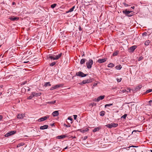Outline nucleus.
Wrapping results in <instances>:
<instances>
[{"instance_id":"32","label":"nucleus","mask_w":152,"mask_h":152,"mask_svg":"<svg viewBox=\"0 0 152 152\" xmlns=\"http://www.w3.org/2000/svg\"><path fill=\"white\" fill-rule=\"evenodd\" d=\"M113 105V104H112V103L109 104H107L105 105L104 107H109V106H112V105Z\"/></svg>"},{"instance_id":"6","label":"nucleus","mask_w":152,"mask_h":152,"mask_svg":"<svg viewBox=\"0 0 152 152\" xmlns=\"http://www.w3.org/2000/svg\"><path fill=\"white\" fill-rule=\"evenodd\" d=\"M63 86V85L62 84H60L59 85H56L55 86H54L51 87L50 88V90H53L54 89H56L58 88L62 87Z\"/></svg>"},{"instance_id":"61","label":"nucleus","mask_w":152,"mask_h":152,"mask_svg":"<svg viewBox=\"0 0 152 152\" xmlns=\"http://www.w3.org/2000/svg\"><path fill=\"white\" fill-rule=\"evenodd\" d=\"M50 126H54V124H50Z\"/></svg>"},{"instance_id":"45","label":"nucleus","mask_w":152,"mask_h":152,"mask_svg":"<svg viewBox=\"0 0 152 152\" xmlns=\"http://www.w3.org/2000/svg\"><path fill=\"white\" fill-rule=\"evenodd\" d=\"M74 119L75 120H76L77 118V115H73Z\"/></svg>"},{"instance_id":"24","label":"nucleus","mask_w":152,"mask_h":152,"mask_svg":"<svg viewBox=\"0 0 152 152\" xmlns=\"http://www.w3.org/2000/svg\"><path fill=\"white\" fill-rule=\"evenodd\" d=\"M44 86L45 87L48 86H51V84H50V82H46L45 83Z\"/></svg>"},{"instance_id":"47","label":"nucleus","mask_w":152,"mask_h":152,"mask_svg":"<svg viewBox=\"0 0 152 152\" xmlns=\"http://www.w3.org/2000/svg\"><path fill=\"white\" fill-rule=\"evenodd\" d=\"M138 147L137 146H134V145H132L131 146H130L129 147V148H130L131 147H134V148H137V147Z\"/></svg>"},{"instance_id":"29","label":"nucleus","mask_w":152,"mask_h":152,"mask_svg":"<svg viewBox=\"0 0 152 152\" xmlns=\"http://www.w3.org/2000/svg\"><path fill=\"white\" fill-rule=\"evenodd\" d=\"M150 43V41L149 40H148L146 41L145 43V45H148L149 43Z\"/></svg>"},{"instance_id":"18","label":"nucleus","mask_w":152,"mask_h":152,"mask_svg":"<svg viewBox=\"0 0 152 152\" xmlns=\"http://www.w3.org/2000/svg\"><path fill=\"white\" fill-rule=\"evenodd\" d=\"M59 113L58 111H56L53 112L52 115L54 116H56L58 115Z\"/></svg>"},{"instance_id":"12","label":"nucleus","mask_w":152,"mask_h":152,"mask_svg":"<svg viewBox=\"0 0 152 152\" xmlns=\"http://www.w3.org/2000/svg\"><path fill=\"white\" fill-rule=\"evenodd\" d=\"M25 116V115L23 114H18L17 115L18 118L21 119L23 118Z\"/></svg>"},{"instance_id":"21","label":"nucleus","mask_w":152,"mask_h":152,"mask_svg":"<svg viewBox=\"0 0 152 152\" xmlns=\"http://www.w3.org/2000/svg\"><path fill=\"white\" fill-rule=\"evenodd\" d=\"M56 100H54L53 101L48 102H46V103L49 104H54L56 102Z\"/></svg>"},{"instance_id":"28","label":"nucleus","mask_w":152,"mask_h":152,"mask_svg":"<svg viewBox=\"0 0 152 152\" xmlns=\"http://www.w3.org/2000/svg\"><path fill=\"white\" fill-rule=\"evenodd\" d=\"M18 18L17 17H11L9 18V19L11 20L15 21V20L18 19Z\"/></svg>"},{"instance_id":"26","label":"nucleus","mask_w":152,"mask_h":152,"mask_svg":"<svg viewBox=\"0 0 152 152\" xmlns=\"http://www.w3.org/2000/svg\"><path fill=\"white\" fill-rule=\"evenodd\" d=\"M89 130V129L88 128H86L85 129H81V132L84 133L85 132H87Z\"/></svg>"},{"instance_id":"11","label":"nucleus","mask_w":152,"mask_h":152,"mask_svg":"<svg viewBox=\"0 0 152 152\" xmlns=\"http://www.w3.org/2000/svg\"><path fill=\"white\" fill-rule=\"evenodd\" d=\"M48 125H43V126H41L40 127V129L44 130V129H48Z\"/></svg>"},{"instance_id":"4","label":"nucleus","mask_w":152,"mask_h":152,"mask_svg":"<svg viewBox=\"0 0 152 152\" xmlns=\"http://www.w3.org/2000/svg\"><path fill=\"white\" fill-rule=\"evenodd\" d=\"M76 75L77 76L84 77L86 76L87 74H85L82 72L79 71L76 73Z\"/></svg>"},{"instance_id":"60","label":"nucleus","mask_w":152,"mask_h":152,"mask_svg":"<svg viewBox=\"0 0 152 152\" xmlns=\"http://www.w3.org/2000/svg\"><path fill=\"white\" fill-rule=\"evenodd\" d=\"M67 147H65V148H64V149L63 150V151H64V150H65V149H67Z\"/></svg>"},{"instance_id":"27","label":"nucleus","mask_w":152,"mask_h":152,"mask_svg":"<svg viewBox=\"0 0 152 152\" xmlns=\"http://www.w3.org/2000/svg\"><path fill=\"white\" fill-rule=\"evenodd\" d=\"M24 143L23 142H21L18 144L17 145V148H19L21 146H23L24 145Z\"/></svg>"},{"instance_id":"19","label":"nucleus","mask_w":152,"mask_h":152,"mask_svg":"<svg viewBox=\"0 0 152 152\" xmlns=\"http://www.w3.org/2000/svg\"><path fill=\"white\" fill-rule=\"evenodd\" d=\"M32 93L34 95V96H39L41 94L40 93H36L35 92H33Z\"/></svg>"},{"instance_id":"20","label":"nucleus","mask_w":152,"mask_h":152,"mask_svg":"<svg viewBox=\"0 0 152 152\" xmlns=\"http://www.w3.org/2000/svg\"><path fill=\"white\" fill-rule=\"evenodd\" d=\"M122 68V67L121 65H118L115 67V69L117 70H120Z\"/></svg>"},{"instance_id":"13","label":"nucleus","mask_w":152,"mask_h":152,"mask_svg":"<svg viewBox=\"0 0 152 152\" xmlns=\"http://www.w3.org/2000/svg\"><path fill=\"white\" fill-rule=\"evenodd\" d=\"M75 8V6H73L72 8H70L69 10L66 12V13H67L69 12H71L73 11Z\"/></svg>"},{"instance_id":"58","label":"nucleus","mask_w":152,"mask_h":152,"mask_svg":"<svg viewBox=\"0 0 152 152\" xmlns=\"http://www.w3.org/2000/svg\"><path fill=\"white\" fill-rule=\"evenodd\" d=\"M97 85V83H94L93 85V86H96Z\"/></svg>"},{"instance_id":"49","label":"nucleus","mask_w":152,"mask_h":152,"mask_svg":"<svg viewBox=\"0 0 152 152\" xmlns=\"http://www.w3.org/2000/svg\"><path fill=\"white\" fill-rule=\"evenodd\" d=\"M128 91H127L126 92H130L131 91V89L130 88H128L127 89Z\"/></svg>"},{"instance_id":"33","label":"nucleus","mask_w":152,"mask_h":152,"mask_svg":"<svg viewBox=\"0 0 152 152\" xmlns=\"http://www.w3.org/2000/svg\"><path fill=\"white\" fill-rule=\"evenodd\" d=\"M120 92H121V93H124L125 92H126L127 90L125 89H123L122 90H120Z\"/></svg>"},{"instance_id":"50","label":"nucleus","mask_w":152,"mask_h":152,"mask_svg":"<svg viewBox=\"0 0 152 152\" xmlns=\"http://www.w3.org/2000/svg\"><path fill=\"white\" fill-rule=\"evenodd\" d=\"M27 83V81H25L23 83H22V85H24V84H26Z\"/></svg>"},{"instance_id":"41","label":"nucleus","mask_w":152,"mask_h":152,"mask_svg":"<svg viewBox=\"0 0 152 152\" xmlns=\"http://www.w3.org/2000/svg\"><path fill=\"white\" fill-rule=\"evenodd\" d=\"M142 87V86L141 85H139L136 87V89H140Z\"/></svg>"},{"instance_id":"57","label":"nucleus","mask_w":152,"mask_h":152,"mask_svg":"<svg viewBox=\"0 0 152 152\" xmlns=\"http://www.w3.org/2000/svg\"><path fill=\"white\" fill-rule=\"evenodd\" d=\"M142 59V57H140V58H139V59H138V60H139V61H140V60H141Z\"/></svg>"},{"instance_id":"56","label":"nucleus","mask_w":152,"mask_h":152,"mask_svg":"<svg viewBox=\"0 0 152 152\" xmlns=\"http://www.w3.org/2000/svg\"><path fill=\"white\" fill-rule=\"evenodd\" d=\"M87 137H87V136H85V137H84L83 139L84 140H85L87 138Z\"/></svg>"},{"instance_id":"5","label":"nucleus","mask_w":152,"mask_h":152,"mask_svg":"<svg viewBox=\"0 0 152 152\" xmlns=\"http://www.w3.org/2000/svg\"><path fill=\"white\" fill-rule=\"evenodd\" d=\"M16 133V131H13L9 132L8 133H7L5 135V136L6 137H8L9 136L12 135L13 134H15Z\"/></svg>"},{"instance_id":"23","label":"nucleus","mask_w":152,"mask_h":152,"mask_svg":"<svg viewBox=\"0 0 152 152\" xmlns=\"http://www.w3.org/2000/svg\"><path fill=\"white\" fill-rule=\"evenodd\" d=\"M86 61V59L85 58H83L80 60V63L81 64H84Z\"/></svg>"},{"instance_id":"30","label":"nucleus","mask_w":152,"mask_h":152,"mask_svg":"<svg viewBox=\"0 0 152 152\" xmlns=\"http://www.w3.org/2000/svg\"><path fill=\"white\" fill-rule=\"evenodd\" d=\"M33 97H34V95L32 93L30 96L28 97L27 99H31Z\"/></svg>"},{"instance_id":"39","label":"nucleus","mask_w":152,"mask_h":152,"mask_svg":"<svg viewBox=\"0 0 152 152\" xmlns=\"http://www.w3.org/2000/svg\"><path fill=\"white\" fill-rule=\"evenodd\" d=\"M116 80L118 82H120L121 81L122 78H117L116 79Z\"/></svg>"},{"instance_id":"22","label":"nucleus","mask_w":152,"mask_h":152,"mask_svg":"<svg viewBox=\"0 0 152 152\" xmlns=\"http://www.w3.org/2000/svg\"><path fill=\"white\" fill-rule=\"evenodd\" d=\"M65 135H61L57 136V138L58 139L64 138L66 137Z\"/></svg>"},{"instance_id":"59","label":"nucleus","mask_w":152,"mask_h":152,"mask_svg":"<svg viewBox=\"0 0 152 152\" xmlns=\"http://www.w3.org/2000/svg\"><path fill=\"white\" fill-rule=\"evenodd\" d=\"M132 150L133 151H136V150L134 148H133Z\"/></svg>"},{"instance_id":"44","label":"nucleus","mask_w":152,"mask_h":152,"mask_svg":"<svg viewBox=\"0 0 152 152\" xmlns=\"http://www.w3.org/2000/svg\"><path fill=\"white\" fill-rule=\"evenodd\" d=\"M147 34V33L146 32H144L142 34V36H146Z\"/></svg>"},{"instance_id":"34","label":"nucleus","mask_w":152,"mask_h":152,"mask_svg":"<svg viewBox=\"0 0 152 152\" xmlns=\"http://www.w3.org/2000/svg\"><path fill=\"white\" fill-rule=\"evenodd\" d=\"M56 5H57V4H54L51 5V7L52 8H54L56 7Z\"/></svg>"},{"instance_id":"43","label":"nucleus","mask_w":152,"mask_h":152,"mask_svg":"<svg viewBox=\"0 0 152 152\" xmlns=\"http://www.w3.org/2000/svg\"><path fill=\"white\" fill-rule=\"evenodd\" d=\"M64 125L66 127H70V125L69 124V125H66V124H64Z\"/></svg>"},{"instance_id":"37","label":"nucleus","mask_w":152,"mask_h":152,"mask_svg":"<svg viewBox=\"0 0 152 152\" xmlns=\"http://www.w3.org/2000/svg\"><path fill=\"white\" fill-rule=\"evenodd\" d=\"M127 116V115L126 114H125L121 117V118H123V119H125L126 118V117Z\"/></svg>"},{"instance_id":"8","label":"nucleus","mask_w":152,"mask_h":152,"mask_svg":"<svg viewBox=\"0 0 152 152\" xmlns=\"http://www.w3.org/2000/svg\"><path fill=\"white\" fill-rule=\"evenodd\" d=\"M49 118L48 116H45L44 117H42L38 119V121L39 122L43 121H44L46 120L48 118Z\"/></svg>"},{"instance_id":"40","label":"nucleus","mask_w":152,"mask_h":152,"mask_svg":"<svg viewBox=\"0 0 152 152\" xmlns=\"http://www.w3.org/2000/svg\"><path fill=\"white\" fill-rule=\"evenodd\" d=\"M140 132V131H138V130H134L132 131V134H133L134 132L136 133L137 132Z\"/></svg>"},{"instance_id":"3","label":"nucleus","mask_w":152,"mask_h":152,"mask_svg":"<svg viewBox=\"0 0 152 152\" xmlns=\"http://www.w3.org/2000/svg\"><path fill=\"white\" fill-rule=\"evenodd\" d=\"M118 126V124H117L112 123L110 124H109L105 126L109 128H111L112 127H115Z\"/></svg>"},{"instance_id":"48","label":"nucleus","mask_w":152,"mask_h":152,"mask_svg":"<svg viewBox=\"0 0 152 152\" xmlns=\"http://www.w3.org/2000/svg\"><path fill=\"white\" fill-rule=\"evenodd\" d=\"M138 147L137 146H134V145H132L131 146H130L129 147V148H130L131 147H134V148H137V147Z\"/></svg>"},{"instance_id":"64","label":"nucleus","mask_w":152,"mask_h":152,"mask_svg":"<svg viewBox=\"0 0 152 152\" xmlns=\"http://www.w3.org/2000/svg\"><path fill=\"white\" fill-rule=\"evenodd\" d=\"M3 86L2 85H1V86H0V87H1V88H2V87H3Z\"/></svg>"},{"instance_id":"62","label":"nucleus","mask_w":152,"mask_h":152,"mask_svg":"<svg viewBox=\"0 0 152 152\" xmlns=\"http://www.w3.org/2000/svg\"><path fill=\"white\" fill-rule=\"evenodd\" d=\"M28 62V61H24L23 62V63H27Z\"/></svg>"},{"instance_id":"53","label":"nucleus","mask_w":152,"mask_h":152,"mask_svg":"<svg viewBox=\"0 0 152 152\" xmlns=\"http://www.w3.org/2000/svg\"><path fill=\"white\" fill-rule=\"evenodd\" d=\"M133 15L132 14H128L127 16L129 17H131L132 16V15Z\"/></svg>"},{"instance_id":"52","label":"nucleus","mask_w":152,"mask_h":152,"mask_svg":"<svg viewBox=\"0 0 152 152\" xmlns=\"http://www.w3.org/2000/svg\"><path fill=\"white\" fill-rule=\"evenodd\" d=\"M152 102V101L151 100H150L148 102L149 103V105L151 106V104H150V103Z\"/></svg>"},{"instance_id":"17","label":"nucleus","mask_w":152,"mask_h":152,"mask_svg":"<svg viewBox=\"0 0 152 152\" xmlns=\"http://www.w3.org/2000/svg\"><path fill=\"white\" fill-rule=\"evenodd\" d=\"M47 57L48 58H50L51 59H53L54 60V59L55 58V55H49L48 56H47Z\"/></svg>"},{"instance_id":"14","label":"nucleus","mask_w":152,"mask_h":152,"mask_svg":"<svg viewBox=\"0 0 152 152\" xmlns=\"http://www.w3.org/2000/svg\"><path fill=\"white\" fill-rule=\"evenodd\" d=\"M123 12L125 14V15L127 16L128 14H129L132 11H127L126 10H125L123 11Z\"/></svg>"},{"instance_id":"46","label":"nucleus","mask_w":152,"mask_h":152,"mask_svg":"<svg viewBox=\"0 0 152 152\" xmlns=\"http://www.w3.org/2000/svg\"><path fill=\"white\" fill-rule=\"evenodd\" d=\"M68 119L71 121H72V119L71 117H69L68 118Z\"/></svg>"},{"instance_id":"42","label":"nucleus","mask_w":152,"mask_h":152,"mask_svg":"<svg viewBox=\"0 0 152 152\" xmlns=\"http://www.w3.org/2000/svg\"><path fill=\"white\" fill-rule=\"evenodd\" d=\"M96 103L95 102H93V103H91L90 104L91 105H92V106H96Z\"/></svg>"},{"instance_id":"2","label":"nucleus","mask_w":152,"mask_h":152,"mask_svg":"<svg viewBox=\"0 0 152 152\" xmlns=\"http://www.w3.org/2000/svg\"><path fill=\"white\" fill-rule=\"evenodd\" d=\"M92 81L91 79H88L85 80H84L81 83H79L80 85H82L83 84H85L86 83H88L91 82Z\"/></svg>"},{"instance_id":"10","label":"nucleus","mask_w":152,"mask_h":152,"mask_svg":"<svg viewBox=\"0 0 152 152\" xmlns=\"http://www.w3.org/2000/svg\"><path fill=\"white\" fill-rule=\"evenodd\" d=\"M62 54V53H61L58 55L56 56L55 55V58L54 59V60H57L59 59L61 56Z\"/></svg>"},{"instance_id":"15","label":"nucleus","mask_w":152,"mask_h":152,"mask_svg":"<svg viewBox=\"0 0 152 152\" xmlns=\"http://www.w3.org/2000/svg\"><path fill=\"white\" fill-rule=\"evenodd\" d=\"M137 46L136 45H134L130 48V50L131 51L133 52L134 50L136 48Z\"/></svg>"},{"instance_id":"35","label":"nucleus","mask_w":152,"mask_h":152,"mask_svg":"<svg viewBox=\"0 0 152 152\" xmlns=\"http://www.w3.org/2000/svg\"><path fill=\"white\" fill-rule=\"evenodd\" d=\"M56 64V63L55 62H53L52 63H51L50 64V66H54Z\"/></svg>"},{"instance_id":"31","label":"nucleus","mask_w":152,"mask_h":152,"mask_svg":"<svg viewBox=\"0 0 152 152\" xmlns=\"http://www.w3.org/2000/svg\"><path fill=\"white\" fill-rule=\"evenodd\" d=\"M105 112L104 111H101L100 113V116H103L104 115Z\"/></svg>"},{"instance_id":"16","label":"nucleus","mask_w":152,"mask_h":152,"mask_svg":"<svg viewBox=\"0 0 152 152\" xmlns=\"http://www.w3.org/2000/svg\"><path fill=\"white\" fill-rule=\"evenodd\" d=\"M101 129V127H96L93 130V132H95L97 131H99Z\"/></svg>"},{"instance_id":"55","label":"nucleus","mask_w":152,"mask_h":152,"mask_svg":"<svg viewBox=\"0 0 152 152\" xmlns=\"http://www.w3.org/2000/svg\"><path fill=\"white\" fill-rule=\"evenodd\" d=\"M3 116L2 115H0V120H1L3 118Z\"/></svg>"},{"instance_id":"1","label":"nucleus","mask_w":152,"mask_h":152,"mask_svg":"<svg viewBox=\"0 0 152 152\" xmlns=\"http://www.w3.org/2000/svg\"><path fill=\"white\" fill-rule=\"evenodd\" d=\"M93 61L92 59H89L86 63V66L88 69H91L92 67V65L93 64Z\"/></svg>"},{"instance_id":"25","label":"nucleus","mask_w":152,"mask_h":152,"mask_svg":"<svg viewBox=\"0 0 152 152\" xmlns=\"http://www.w3.org/2000/svg\"><path fill=\"white\" fill-rule=\"evenodd\" d=\"M114 66V64L113 63H110L107 66V67H108L112 68Z\"/></svg>"},{"instance_id":"51","label":"nucleus","mask_w":152,"mask_h":152,"mask_svg":"<svg viewBox=\"0 0 152 152\" xmlns=\"http://www.w3.org/2000/svg\"><path fill=\"white\" fill-rule=\"evenodd\" d=\"M79 30L80 31H81L82 30V28L80 26L79 27Z\"/></svg>"},{"instance_id":"63","label":"nucleus","mask_w":152,"mask_h":152,"mask_svg":"<svg viewBox=\"0 0 152 152\" xmlns=\"http://www.w3.org/2000/svg\"><path fill=\"white\" fill-rule=\"evenodd\" d=\"M131 8H132V9H134V6H132V7H131Z\"/></svg>"},{"instance_id":"54","label":"nucleus","mask_w":152,"mask_h":152,"mask_svg":"<svg viewBox=\"0 0 152 152\" xmlns=\"http://www.w3.org/2000/svg\"><path fill=\"white\" fill-rule=\"evenodd\" d=\"M124 4L125 7H128V5L126 3H124Z\"/></svg>"},{"instance_id":"9","label":"nucleus","mask_w":152,"mask_h":152,"mask_svg":"<svg viewBox=\"0 0 152 152\" xmlns=\"http://www.w3.org/2000/svg\"><path fill=\"white\" fill-rule=\"evenodd\" d=\"M107 58H104L102 59H99L98 60L97 62L99 63H102L106 61L107 60Z\"/></svg>"},{"instance_id":"38","label":"nucleus","mask_w":152,"mask_h":152,"mask_svg":"<svg viewBox=\"0 0 152 152\" xmlns=\"http://www.w3.org/2000/svg\"><path fill=\"white\" fill-rule=\"evenodd\" d=\"M152 91V89H149L147 90L146 92V93H148L149 92Z\"/></svg>"},{"instance_id":"36","label":"nucleus","mask_w":152,"mask_h":152,"mask_svg":"<svg viewBox=\"0 0 152 152\" xmlns=\"http://www.w3.org/2000/svg\"><path fill=\"white\" fill-rule=\"evenodd\" d=\"M118 54V51H116L113 54V56H117Z\"/></svg>"},{"instance_id":"7","label":"nucleus","mask_w":152,"mask_h":152,"mask_svg":"<svg viewBox=\"0 0 152 152\" xmlns=\"http://www.w3.org/2000/svg\"><path fill=\"white\" fill-rule=\"evenodd\" d=\"M104 97V95L100 96H99L96 99H94V101L97 102H99L100 100L103 99Z\"/></svg>"}]
</instances>
